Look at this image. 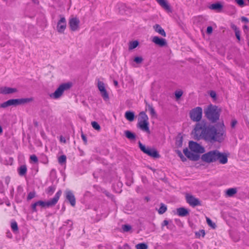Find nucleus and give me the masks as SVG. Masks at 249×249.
<instances>
[{
  "label": "nucleus",
  "mask_w": 249,
  "mask_h": 249,
  "mask_svg": "<svg viewBox=\"0 0 249 249\" xmlns=\"http://www.w3.org/2000/svg\"><path fill=\"white\" fill-rule=\"evenodd\" d=\"M192 135L195 139H204L207 142H222L226 136L224 125L222 123L218 128L214 126L207 127L204 124H197L193 131Z\"/></svg>",
  "instance_id": "1"
},
{
  "label": "nucleus",
  "mask_w": 249,
  "mask_h": 249,
  "mask_svg": "<svg viewBox=\"0 0 249 249\" xmlns=\"http://www.w3.org/2000/svg\"><path fill=\"white\" fill-rule=\"evenodd\" d=\"M228 155L226 153L220 152L218 150L210 151L201 156V160L207 163L218 161L221 164H225L228 162Z\"/></svg>",
  "instance_id": "2"
},
{
  "label": "nucleus",
  "mask_w": 249,
  "mask_h": 249,
  "mask_svg": "<svg viewBox=\"0 0 249 249\" xmlns=\"http://www.w3.org/2000/svg\"><path fill=\"white\" fill-rule=\"evenodd\" d=\"M189 147L191 151L187 148H185L183 150V153L189 160L193 161H197L200 158L199 154L203 153L205 152V149L202 146L193 141L189 142Z\"/></svg>",
  "instance_id": "3"
},
{
  "label": "nucleus",
  "mask_w": 249,
  "mask_h": 249,
  "mask_svg": "<svg viewBox=\"0 0 249 249\" xmlns=\"http://www.w3.org/2000/svg\"><path fill=\"white\" fill-rule=\"evenodd\" d=\"M221 109L217 107L210 105L204 109L205 116L212 122H215L219 118Z\"/></svg>",
  "instance_id": "4"
},
{
  "label": "nucleus",
  "mask_w": 249,
  "mask_h": 249,
  "mask_svg": "<svg viewBox=\"0 0 249 249\" xmlns=\"http://www.w3.org/2000/svg\"><path fill=\"white\" fill-rule=\"evenodd\" d=\"M33 101L34 98L32 97L10 99L0 104V108H6L11 106H17L20 105H24L32 102Z\"/></svg>",
  "instance_id": "5"
},
{
  "label": "nucleus",
  "mask_w": 249,
  "mask_h": 249,
  "mask_svg": "<svg viewBox=\"0 0 249 249\" xmlns=\"http://www.w3.org/2000/svg\"><path fill=\"white\" fill-rule=\"evenodd\" d=\"M137 127L143 132L148 134L150 133L149 127L148 117L144 112H141L139 114Z\"/></svg>",
  "instance_id": "6"
},
{
  "label": "nucleus",
  "mask_w": 249,
  "mask_h": 249,
  "mask_svg": "<svg viewBox=\"0 0 249 249\" xmlns=\"http://www.w3.org/2000/svg\"><path fill=\"white\" fill-rule=\"evenodd\" d=\"M71 86V83H63L60 85L53 93L51 94L50 96L54 99H58L62 96L65 91L70 89Z\"/></svg>",
  "instance_id": "7"
},
{
  "label": "nucleus",
  "mask_w": 249,
  "mask_h": 249,
  "mask_svg": "<svg viewBox=\"0 0 249 249\" xmlns=\"http://www.w3.org/2000/svg\"><path fill=\"white\" fill-rule=\"evenodd\" d=\"M61 194L62 191L59 190L56 193L54 197L51 200L47 202L41 200L37 201V206H39L42 208L53 207L57 203Z\"/></svg>",
  "instance_id": "8"
},
{
  "label": "nucleus",
  "mask_w": 249,
  "mask_h": 249,
  "mask_svg": "<svg viewBox=\"0 0 249 249\" xmlns=\"http://www.w3.org/2000/svg\"><path fill=\"white\" fill-rule=\"evenodd\" d=\"M139 145L140 149L148 156L154 158H158L160 157V155L155 149L146 147L140 142H139Z\"/></svg>",
  "instance_id": "9"
},
{
  "label": "nucleus",
  "mask_w": 249,
  "mask_h": 249,
  "mask_svg": "<svg viewBox=\"0 0 249 249\" xmlns=\"http://www.w3.org/2000/svg\"><path fill=\"white\" fill-rule=\"evenodd\" d=\"M191 119L196 122L199 121L202 118V109L200 107H196L193 109L190 112Z\"/></svg>",
  "instance_id": "10"
},
{
  "label": "nucleus",
  "mask_w": 249,
  "mask_h": 249,
  "mask_svg": "<svg viewBox=\"0 0 249 249\" xmlns=\"http://www.w3.org/2000/svg\"><path fill=\"white\" fill-rule=\"evenodd\" d=\"M186 202L192 207H195L197 206H201V202L197 198L190 194H186L185 195Z\"/></svg>",
  "instance_id": "11"
},
{
  "label": "nucleus",
  "mask_w": 249,
  "mask_h": 249,
  "mask_svg": "<svg viewBox=\"0 0 249 249\" xmlns=\"http://www.w3.org/2000/svg\"><path fill=\"white\" fill-rule=\"evenodd\" d=\"M56 25V30L59 34H63L67 27V22L65 18L62 15L59 16Z\"/></svg>",
  "instance_id": "12"
},
{
  "label": "nucleus",
  "mask_w": 249,
  "mask_h": 249,
  "mask_svg": "<svg viewBox=\"0 0 249 249\" xmlns=\"http://www.w3.org/2000/svg\"><path fill=\"white\" fill-rule=\"evenodd\" d=\"M97 87L104 100L105 101L108 100L109 99V96L105 89L104 83L103 82L98 80L97 83Z\"/></svg>",
  "instance_id": "13"
},
{
  "label": "nucleus",
  "mask_w": 249,
  "mask_h": 249,
  "mask_svg": "<svg viewBox=\"0 0 249 249\" xmlns=\"http://www.w3.org/2000/svg\"><path fill=\"white\" fill-rule=\"evenodd\" d=\"M79 24L80 20L76 17L71 18L69 19V24L72 31L78 30L79 29Z\"/></svg>",
  "instance_id": "14"
},
{
  "label": "nucleus",
  "mask_w": 249,
  "mask_h": 249,
  "mask_svg": "<svg viewBox=\"0 0 249 249\" xmlns=\"http://www.w3.org/2000/svg\"><path fill=\"white\" fill-rule=\"evenodd\" d=\"M18 90L17 88H13L6 86L0 87V94L3 95L12 94L17 93Z\"/></svg>",
  "instance_id": "15"
},
{
  "label": "nucleus",
  "mask_w": 249,
  "mask_h": 249,
  "mask_svg": "<svg viewBox=\"0 0 249 249\" xmlns=\"http://www.w3.org/2000/svg\"><path fill=\"white\" fill-rule=\"evenodd\" d=\"M152 41L156 45L160 47H165L167 45L165 39L160 38L158 36H154L152 38Z\"/></svg>",
  "instance_id": "16"
},
{
  "label": "nucleus",
  "mask_w": 249,
  "mask_h": 249,
  "mask_svg": "<svg viewBox=\"0 0 249 249\" xmlns=\"http://www.w3.org/2000/svg\"><path fill=\"white\" fill-rule=\"evenodd\" d=\"M66 199L69 201L71 205L74 207L75 205V198L72 192L70 190H66L65 192Z\"/></svg>",
  "instance_id": "17"
},
{
  "label": "nucleus",
  "mask_w": 249,
  "mask_h": 249,
  "mask_svg": "<svg viewBox=\"0 0 249 249\" xmlns=\"http://www.w3.org/2000/svg\"><path fill=\"white\" fill-rule=\"evenodd\" d=\"M153 29L157 33L163 37L166 36V34L164 29L159 25L156 24L153 26Z\"/></svg>",
  "instance_id": "18"
},
{
  "label": "nucleus",
  "mask_w": 249,
  "mask_h": 249,
  "mask_svg": "<svg viewBox=\"0 0 249 249\" xmlns=\"http://www.w3.org/2000/svg\"><path fill=\"white\" fill-rule=\"evenodd\" d=\"M158 3L165 10L171 11V8L166 0H156Z\"/></svg>",
  "instance_id": "19"
},
{
  "label": "nucleus",
  "mask_w": 249,
  "mask_h": 249,
  "mask_svg": "<svg viewBox=\"0 0 249 249\" xmlns=\"http://www.w3.org/2000/svg\"><path fill=\"white\" fill-rule=\"evenodd\" d=\"M237 192V190L236 188H231L227 189L225 191V195L227 197H231L235 195Z\"/></svg>",
  "instance_id": "20"
},
{
  "label": "nucleus",
  "mask_w": 249,
  "mask_h": 249,
  "mask_svg": "<svg viewBox=\"0 0 249 249\" xmlns=\"http://www.w3.org/2000/svg\"><path fill=\"white\" fill-rule=\"evenodd\" d=\"M177 212L178 214L180 216H185L189 213L188 210L183 207L177 209Z\"/></svg>",
  "instance_id": "21"
},
{
  "label": "nucleus",
  "mask_w": 249,
  "mask_h": 249,
  "mask_svg": "<svg viewBox=\"0 0 249 249\" xmlns=\"http://www.w3.org/2000/svg\"><path fill=\"white\" fill-rule=\"evenodd\" d=\"M125 117L129 121L132 122L134 119V113L133 112L128 111L125 113Z\"/></svg>",
  "instance_id": "22"
},
{
  "label": "nucleus",
  "mask_w": 249,
  "mask_h": 249,
  "mask_svg": "<svg viewBox=\"0 0 249 249\" xmlns=\"http://www.w3.org/2000/svg\"><path fill=\"white\" fill-rule=\"evenodd\" d=\"M124 134L125 137L130 140H134L136 138V135L133 133L131 132L129 130H126L124 131Z\"/></svg>",
  "instance_id": "23"
},
{
  "label": "nucleus",
  "mask_w": 249,
  "mask_h": 249,
  "mask_svg": "<svg viewBox=\"0 0 249 249\" xmlns=\"http://www.w3.org/2000/svg\"><path fill=\"white\" fill-rule=\"evenodd\" d=\"M222 7V5L219 3H216L212 4L210 5V8L212 10H220Z\"/></svg>",
  "instance_id": "24"
},
{
  "label": "nucleus",
  "mask_w": 249,
  "mask_h": 249,
  "mask_svg": "<svg viewBox=\"0 0 249 249\" xmlns=\"http://www.w3.org/2000/svg\"><path fill=\"white\" fill-rule=\"evenodd\" d=\"M27 172V168L25 165L21 166L18 169V173L20 176L24 175Z\"/></svg>",
  "instance_id": "25"
},
{
  "label": "nucleus",
  "mask_w": 249,
  "mask_h": 249,
  "mask_svg": "<svg viewBox=\"0 0 249 249\" xmlns=\"http://www.w3.org/2000/svg\"><path fill=\"white\" fill-rule=\"evenodd\" d=\"M139 45V42L138 41H133L130 42L129 45V49L132 50L136 48Z\"/></svg>",
  "instance_id": "26"
},
{
  "label": "nucleus",
  "mask_w": 249,
  "mask_h": 249,
  "mask_svg": "<svg viewBox=\"0 0 249 249\" xmlns=\"http://www.w3.org/2000/svg\"><path fill=\"white\" fill-rule=\"evenodd\" d=\"M167 210V207L163 203L160 204V207L158 211L160 214L164 213Z\"/></svg>",
  "instance_id": "27"
},
{
  "label": "nucleus",
  "mask_w": 249,
  "mask_h": 249,
  "mask_svg": "<svg viewBox=\"0 0 249 249\" xmlns=\"http://www.w3.org/2000/svg\"><path fill=\"white\" fill-rule=\"evenodd\" d=\"M147 107L149 111L150 112V114L152 115V116H153V117L156 116V111H155L154 108L152 107V106H151L150 105H148L147 106Z\"/></svg>",
  "instance_id": "28"
},
{
  "label": "nucleus",
  "mask_w": 249,
  "mask_h": 249,
  "mask_svg": "<svg viewBox=\"0 0 249 249\" xmlns=\"http://www.w3.org/2000/svg\"><path fill=\"white\" fill-rule=\"evenodd\" d=\"M136 249H147L148 246L145 243H140L136 245Z\"/></svg>",
  "instance_id": "29"
},
{
  "label": "nucleus",
  "mask_w": 249,
  "mask_h": 249,
  "mask_svg": "<svg viewBox=\"0 0 249 249\" xmlns=\"http://www.w3.org/2000/svg\"><path fill=\"white\" fill-rule=\"evenodd\" d=\"M66 159L67 158L65 155H62L58 158V162L61 164L65 163L66 162Z\"/></svg>",
  "instance_id": "30"
},
{
  "label": "nucleus",
  "mask_w": 249,
  "mask_h": 249,
  "mask_svg": "<svg viewBox=\"0 0 249 249\" xmlns=\"http://www.w3.org/2000/svg\"><path fill=\"white\" fill-rule=\"evenodd\" d=\"M206 221L208 225L212 227L213 229H215L216 225L215 223H213L212 221L208 217H206Z\"/></svg>",
  "instance_id": "31"
},
{
  "label": "nucleus",
  "mask_w": 249,
  "mask_h": 249,
  "mask_svg": "<svg viewBox=\"0 0 249 249\" xmlns=\"http://www.w3.org/2000/svg\"><path fill=\"white\" fill-rule=\"evenodd\" d=\"M122 229L124 232H128L131 231L132 227L129 225H124L122 226Z\"/></svg>",
  "instance_id": "32"
},
{
  "label": "nucleus",
  "mask_w": 249,
  "mask_h": 249,
  "mask_svg": "<svg viewBox=\"0 0 249 249\" xmlns=\"http://www.w3.org/2000/svg\"><path fill=\"white\" fill-rule=\"evenodd\" d=\"M55 188L54 186H50L47 190V193L50 195H52L54 192Z\"/></svg>",
  "instance_id": "33"
},
{
  "label": "nucleus",
  "mask_w": 249,
  "mask_h": 249,
  "mask_svg": "<svg viewBox=\"0 0 249 249\" xmlns=\"http://www.w3.org/2000/svg\"><path fill=\"white\" fill-rule=\"evenodd\" d=\"M92 126L96 130H99L101 128L100 125L96 122L91 123Z\"/></svg>",
  "instance_id": "34"
},
{
  "label": "nucleus",
  "mask_w": 249,
  "mask_h": 249,
  "mask_svg": "<svg viewBox=\"0 0 249 249\" xmlns=\"http://www.w3.org/2000/svg\"><path fill=\"white\" fill-rule=\"evenodd\" d=\"M176 153L178 154V155L180 157L182 161L184 162L186 160V158L185 157H184V156L182 155L180 151L177 150Z\"/></svg>",
  "instance_id": "35"
},
{
  "label": "nucleus",
  "mask_w": 249,
  "mask_h": 249,
  "mask_svg": "<svg viewBox=\"0 0 249 249\" xmlns=\"http://www.w3.org/2000/svg\"><path fill=\"white\" fill-rule=\"evenodd\" d=\"M11 227L14 231H17L18 230V227L17 222H13L11 223Z\"/></svg>",
  "instance_id": "36"
},
{
  "label": "nucleus",
  "mask_w": 249,
  "mask_h": 249,
  "mask_svg": "<svg viewBox=\"0 0 249 249\" xmlns=\"http://www.w3.org/2000/svg\"><path fill=\"white\" fill-rule=\"evenodd\" d=\"M134 61L137 64H141L143 61V58L142 57L137 56L135 57Z\"/></svg>",
  "instance_id": "37"
},
{
  "label": "nucleus",
  "mask_w": 249,
  "mask_h": 249,
  "mask_svg": "<svg viewBox=\"0 0 249 249\" xmlns=\"http://www.w3.org/2000/svg\"><path fill=\"white\" fill-rule=\"evenodd\" d=\"M35 196H36V193L35 192H30L28 195L27 199L28 200H30L31 199L33 198L34 197H35Z\"/></svg>",
  "instance_id": "38"
},
{
  "label": "nucleus",
  "mask_w": 249,
  "mask_h": 249,
  "mask_svg": "<svg viewBox=\"0 0 249 249\" xmlns=\"http://www.w3.org/2000/svg\"><path fill=\"white\" fill-rule=\"evenodd\" d=\"M183 94V92L181 90H178L175 92V96L177 99H179Z\"/></svg>",
  "instance_id": "39"
},
{
  "label": "nucleus",
  "mask_w": 249,
  "mask_h": 249,
  "mask_svg": "<svg viewBox=\"0 0 249 249\" xmlns=\"http://www.w3.org/2000/svg\"><path fill=\"white\" fill-rule=\"evenodd\" d=\"M235 1L239 6L241 7H243L245 5V2L244 0H235Z\"/></svg>",
  "instance_id": "40"
},
{
  "label": "nucleus",
  "mask_w": 249,
  "mask_h": 249,
  "mask_svg": "<svg viewBox=\"0 0 249 249\" xmlns=\"http://www.w3.org/2000/svg\"><path fill=\"white\" fill-rule=\"evenodd\" d=\"M196 234L198 237H199L201 235L204 237L205 234V231L203 230H201L198 232H196Z\"/></svg>",
  "instance_id": "41"
},
{
  "label": "nucleus",
  "mask_w": 249,
  "mask_h": 249,
  "mask_svg": "<svg viewBox=\"0 0 249 249\" xmlns=\"http://www.w3.org/2000/svg\"><path fill=\"white\" fill-rule=\"evenodd\" d=\"M30 160L35 162H37L38 159L37 157L35 155H32L30 156Z\"/></svg>",
  "instance_id": "42"
},
{
  "label": "nucleus",
  "mask_w": 249,
  "mask_h": 249,
  "mask_svg": "<svg viewBox=\"0 0 249 249\" xmlns=\"http://www.w3.org/2000/svg\"><path fill=\"white\" fill-rule=\"evenodd\" d=\"M176 144L179 146H181L182 144V138L180 137L179 138V140L177 141Z\"/></svg>",
  "instance_id": "43"
},
{
  "label": "nucleus",
  "mask_w": 249,
  "mask_h": 249,
  "mask_svg": "<svg viewBox=\"0 0 249 249\" xmlns=\"http://www.w3.org/2000/svg\"><path fill=\"white\" fill-rule=\"evenodd\" d=\"M213 28L211 26H208L207 28V33L210 34L212 33Z\"/></svg>",
  "instance_id": "44"
},
{
  "label": "nucleus",
  "mask_w": 249,
  "mask_h": 249,
  "mask_svg": "<svg viewBox=\"0 0 249 249\" xmlns=\"http://www.w3.org/2000/svg\"><path fill=\"white\" fill-rule=\"evenodd\" d=\"M235 36L237 39L239 41L240 40V31H236L235 33Z\"/></svg>",
  "instance_id": "45"
},
{
  "label": "nucleus",
  "mask_w": 249,
  "mask_h": 249,
  "mask_svg": "<svg viewBox=\"0 0 249 249\" xmlns=\"http://www.w3.org/2000/svg\"><path fill=\"white\" fill-rule=\"evenodd\" d=\"M37 206V202H36V203H35L34 204H33L32 205V210L35 211V212H36V207Z\"/></svg>",
  "instance_id": "46"
},
{
  "label": "nucleus",
  "mask_w": 249,
  "mask_h": 249,
  "mask_svg": "<svg viewBox=\"0 0 249 249\" xmlns=\"http://www.w3.org/2000/svg\"><path fill=\"white\" fill-rule=\"evenodd\" d=\"M119 249H131V248L127 244H125L122 247L120 248Z\"/></svg>",
  "instance_id": "47"
},
{
  "label": "nucleus",
  "mask_w": 249,
  "mask_h": 249,
  "mask_svg": "<svg viewBox=\"0 0 249 249\" xmlns=\"http://www.w3.org/2000/svg\"><path fill=\"white\" fill-rule=\"evenodd\" d=\"M237 122L236 120H232V122H231V126L232 128L234 127V126L236 125V124H237Z\"/></svg>",
  "instance_id": "48"
},
{
  "label": "nucleus",
  "mask_w": 249,
  "mask_h": 249,
  "mask_svg": "<svg viewBox=\"0 0 249 249\" xmlns=\"http://www.w3.org/2000/svg\"><path fill=\"white\" fill-rule=\"evenodd\" d=\"M60 141L61 142H63L64 143L66 142V140L65 138L64 137H63L62 136H61L60 137Z\"/></svg>",
  "instance_id": "49"
},
{
  "label": "nucleus",
  "mask_w": 249,
  "mask_h": 249,
  "mask_svg": "<svg viewBox=\"0 0 249 249\" xmlns=\"http://www.w3.org/2000/svg\"><path fill=\"white\" fill-rule=\"evenodd\" d=\"M210 96L213 98H215L216 97V93L213 91H212L210 93Z\"/></svg>",
  "instance_id": "50"
},
{
  "label": "nucleus",
  "mask_w": 249,
  "mask_h": 249,
  "mask_svg": "<svg viewBox=\"0 0 249 249\" xmlns=\"http://www.w3.org/2000/svg\"><path fill=\"white\" fill-rule=\"evenodd\" d=\"M81 137H82V140L84 141V143L85 144H86L87 142V138H86V136L84 134H82L81 135Z\"/></svg>",
  "instance_id": "51"
},
{
  "label": "nucleus",
  "mask_w": 249,
  "mask_h": 249,
  "mask_svg": "<svg viewBox=\"0 0 249 249\" xmlns=\"http://www.w3.org/2000/svg\"><path fill=\"white\" fill-rule=\"evenodd\" d=\"M241 20L242 21H243V22H249V19L246 18V17H242L241 18Z\"/></svg>",
  "instance_id": "52"
},
{
  "label": "nucleus",
  "mask_w": 249,
  "mask_h": 249,
  "mask_svg": "<svg viewBox=\"0 0 249 249\" xmlns=\"http://www.w3.org/2000/svg\"><path fill=\"white\" fill-rule=\"evenodd\" d=\"M168 224V221L166 220H165L163 221V222L162 224V226L163 227L164 226H167Z\"/></svg>",
  "instance_id": "53"
},
{
  "label": "nucleus",
  "mask_w": 249,
  "mask_h": 249,
  "mask_svg": "<svg viewBox=\"0 0 249 249\" xmlns=\"http://www.w3.org/2000/svg\"><path fill=\"white\" fill-rule=\"evenodd\" d=\"M232 29L234 30L235 31V33L236 32V31H239V30H238V29L237 28V27L234 25H233L232 26Z\"/></svg>",
  "instance_id": "54"
},
{
  "label": "nucleus",
  "mask_w": 249,
  "mask_h": 249,
  "mask_svg": "<svg viewBox=\"0 0 249 249\" xmlns=\"http://www.w3.org/2000/svg\"><path fill=\"white\" fill-rule=\"evenodd\" d=\"M113 83H114V85L115 86H118V82L117 81L114 80Z\"/></svg>",
  "instance_id": "55"
},
{
  "label": "nucleus",
  "mask_w": 249,
  "mask_h": 249,
  "mask_svg": "<svg viewBox=\"0 0 249 249\" xmlns=\"http://www.w3.org/2000/svg\"><path fill=\"white\" fill-rule=\"evenodd\" d=\"M2 129L1 126L0 125V134L2 133Z\"/></svg>",
  "instance_id": "56"
},
{
  "label": "nucleus",
  "mask_w": 249,
  "mask_h": 249,
  "mask_svg": "<svg viewBox=\"0 0 249 249\" xmlns=\"http://www.w3.org/2000/svg\"><path fill=\"white\" fill-rule=\"evenodd\" d=\"M249 1V0H248Z\"/></svg>",
  "instance_id": "57"
}]
</instances>
